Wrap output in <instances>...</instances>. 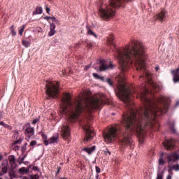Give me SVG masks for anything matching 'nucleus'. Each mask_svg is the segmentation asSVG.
Wrapping results in <instances>:
<instances>
[{"label": "nucleus", "instance_id": "1", "mask_svg": "<svg viewBox=\"0 0 179 179\" xmlns=\"http://www.w3.org/2000/svg\"><path fill=\"white\" fill-rule=\"evenodd\" d=\"M117 90V97L129 107L128 113L123 116L125 131L120 138V143L122 146H132V134H136L139 143L142 144L145 141V127L146 125L153 127L157 111L162 113H167L169 108L167 99L161 96L156 100L152 101L146 96L149 93L148 89L144 87L140 94L138 91L134 90V92L137 94L145 106L138 110L132 106V101L130 97L131 92L129 88L125 84H119Z\"/></svg>", "mask_w": 179, "mask_h": 179}, {"label": "nucleus", "instance_id": "2", "mask_svg": "<svg viewBox=\"0 0 179 179\" xmlns=\"http://www.w3.org/2000/svg\"><path fill=\"white\" fill-rule=\"evenodd\" d=\"M108 45H113L116 50L117 55L115 57L120 64L121 73L117 78L120 83L124 82L125 79L124 75L128 71L131 64H134L137 71H143L145 78L148 80H151L152 74L145 69V66H146V56L145 55L146 48L143 43L133 41L126 48L117 49L115 48V43H114V36H110L108 38Z\"/></svg>", "mask_w": 179, "mask_h": 179}, {"label": "nucleus", "instance_id": "3", "mask_svg": "<svg viewBox=\"0 0 179 179\" xmlns=\"http://www.w3.org/2000/svg\"><path fill=\"white\" fill-rule=\"evenodd\" d=\"M107 103H109L108 98L104 94L90 97L87 92L80 93L77 98L72 101V95L70 93H64L60 104L61 113L68 117L71 122H73V120H78L85 108H99L101 104Z\"/></svg>", "mask_w": 179, "mask_h": 179}, {"label": "nucleus", "instance_id": "4", "mask_svg": "<svg viewBox=\"0 0 179 179\" xmlns=\"http://www.w3.org/2000/svg\"><path fill=\"white\" fill-rule=\"evenodd\" d=\"M58 87H59L58 83L47 81L45 87V94L47 96H48V97L55 99V97L58 96Z\"/></svg>", "mask_w": 179, "mask_h": 179}, {"label": "nucleus", "instance_id": "5", "mask_svg": "<svg viewBox=\"0 0 179 179\" xmlns=\"http://www.w3.org/2000/svg\"><path fill=\"white\" fill-rule=\"evenodd\" d=\"M117 135H118L117 127H111L108 132L103 134V139L106 143H113L115 141Z\"/></svg>", "mask_w": 179, "mask_h": 179}, {"label": "nucleus", "instance_id": "6", "mask_svg": "<svg viewBox=\"0 0 179 179\" xmlns=\"http://www.w3.org/2000/svg\"><path fill=\"white\" fill-rule=\"evenodd\" d=\"M83 129L86 132L84 141L85 142H88V141H92V139H93V137L94 136V131H93L92 127H90V124H89L88 123H85L83 126Z\"/></svg>", "mask_w": 179, "mask_h": 179}, {"label": "nucleus", "instance_id": "7", "mask_svg": "<svg viewBox=\"0 0 179 179\" xmlns=\"http://www.w3.org/2000/svg\"><path fill=\"white\" fill-rule=\"evenodd\" d=\"M109 69H114V64H113V62L101 60L99 66L100 72H103V71H108Z\"/></svg>", "mask_w": 179, "mask_h": 179}, {"label": "nucleus", "instance_id": "8", "mask_svg": "<svg viewBox=\"0 0 179 179\" xmlns=\"http://www.w3.org/2000/svg\"><path fill=\"white\" fill-rule=\"evenodd\" d=\"M62 136L63 139L66 141L69 136H71V129H69V125L68 122H64L62 126L61 129Z\"/></svg>", "mask_w": 179, "mask_h": 179}, {"label": "nucleus", "instance_id": "9", "mask_svg": "<svg viewBox=\"0 0 179 179\" xmlns=\"http://www.w3.org/2000/svg\"><path fill=\"white\" fill-rule=\"evenodd\" d=\"M8 167H9V161L3 159L0 165V176H4L8 173Z\"/></svg>", "mask_w": 179, "mask_h": 179}, {"label": "nucleus", "instance_id": "10", "mask_svg": "<svg viewBox=\"0 0 179 179\" xmlns=\"http://www.w3.org/2000/svg\"><path fill=\"white\" fill-rule=\"evenodd\" d=\"M174 143H175L174 138H171L169 140H166L163 143V145L165 149H166V150H171V149L174 148Z\"/></svg>", "mask_w": 179, "mask_h": 179}, {"label": "nucleus", "instance_id": "11", "mask_svg": "<svg viewBox=\"0 0 179 179\" xmlns=\"http://www.w3.org/2000/svg\"><path fill=\"white\" fill-rule=\"evenodd\" d=\"M59 138V136L58 135V134H56L52 137H51L48 141L45 140L44 145H45V146H48V145L51 143H57Z\"/></svg>", "mask_w": 179, "mask_h": 179}, {"label": "nucleus", "instance_id": "12", "mask_svg": "<svg viewBox=\"0 0 179 179\" xmlns=\"http://www.w3.org/2000/svg\"><path fill=\"white\" fill-rule=\"evenodd\" d=\"M167 159L169 163H170V162H176V160H179V155L177 152L169 155L167 157Z\"/></svg>", "mask_w": 179, "mask_h": 179}, {"label": "nucleus", "instance_id": "13", "mask_svg": "<svg viewBox=\"0 0 179 179\" xmlns=\"http://www.w3.org/2000/svg\"><path fill=\"white\" fill-rule=\"evenodd\" d=\"M25 134H27V136H28V138H31V136L34 135V128L31 127H28L25 129Z\"/></svg>", "mask_w": 179, "mask_h": 179}, {"label": "nucleus", "instance_id": "14", "mask_svg": "<svg viewBox=\"0 0 179 179\" xmlns=\"http://www.w3.org/2000/svg\"><path fill=\"white\" fill-rule=\"evenodd\" d=\"M55 27L56 26L54 22L50 23V31L48 32L49 37H52V36L57 33V31H55Z\"/></svg>", "mask_w": 179, "mask_h": 179}, {"label": "nucleus", "instance_id": "15", "mask_svg": "<svg viewBox=\"0 0 179 179\" xmlns=\"http://www.w3.org/2000/svg\"><path fill=\"white\" fill-rule=\"evenodd\" d=\"M164 17H166V13H164V11H162L159 14L154 16V19L155 20L158 19L161 22H163V20L164 19Z\"/></svg>", "mask_w": 179, "mask_h": 179}, {"label": "nucleus", "instance_id": "16", "mask_svg": "<svg viewBox=\"0 0 179 179\" xmlns=\"http://www.w3.org/2000/svg\"><path fill=\"white\" fill-rule=\"evenodd\" d=\"M9 162L11 166V169H15V167H16V159L15 158V156L13 155L10 156Z\"/></svg>", "mask_w": 179, "mask_h": 179}, {"label": "nucleus", "instance_id": "17", "mask_svg": "<svg viewBox=\"0 0 179 179\" xmlns=\"http://www.w3.org/2000/svg\"><path fill=\"white\" fill-rule=\"evenodd\" d=\"M158 163L159 166H164V164H166V161L164 160V152H162L159 155Z\"/></svg>", "mask_w": 179, "mask_h": 179}, {"label": "nucleus", "instance_id": "18", "mask_svg": "<svg viewBox=\"0 0 179 179\" xmlns=\"http://www.w3.org/2000/svg\"><path fill=\"white\" fill-rule=\"evenodd\" d=\"M94 149H96V146L94 145L89 148H84V150H85V152H87V153H88V155H92V153H93V152H94Z\"/></svg>", "mask_w": 179, "mask_h": 179}, {"label": "nucleus", "instance_id": "19", "mask_svg": "<svg viewBox=\"0 0 179 179\" xmlns=\"http://www.w3.org/2000/svg\"><path fill=\"white\" fill-rule=\"evenodd\" d=\"M87 34H89V36H94V37L97 38V35L96 34H94V32H93V31H92V29L90 28V27H87Z\"/></svg>", "mask_w": 179, "mask_h": 179}, {"label": "nucleus", "instance_id": "20", "mask_svg": "<svg viewBox=\"0 0 179 179\" xmlns=\"http://www.w3.org/2000/svg\"><path fill=\"white\" fill-rule=\"evenodd\" d=\"M20 174H27L29 173V169H26L24 167H22L19 169Z\"/></svg>", "mask_w": 179, "mask_h": 179}, {"label": "nucleus", "instance_id": "21", "mask_svg": "<svg viewBox=\"0 0 179 179\" xmlns=\"http://www.w3.org/2000/svg\"><path fill=\"white\" fill-rule=\"evenodd\" d=\"M22 44L24 47H25L26 48H27V47H30V41H26V40H22Z\"/></svg>", "mask_w": 179, "mask_h": 179}, {"label": "nucleus", "instance_id": "22", "mask_svg": "<svg viewBox=\"0 0 179 179\" xmlns=\"http://www.w3.org/2000/svg\"><path fill=\"white\" fill-rule=\"evenodd\" d=\"M34 13V15H41V13H43V8H36V10Z\"/></svg>", "mask_w": 179, "mask_h": 179}, {"label": "nucleus", "instance_id": "23", "mask_svg": "<svg viewBox=\"0 0 179 179\" xmlns=\"http://www.w3.org/2000/svg\"><path fill=\"white\" fill-rule=\"evenodd\" d=\"M92 75H93L94 78H95V79H100L101 80H103L104 79V77H101L96 73H93Z\"/></svg>", "mask_w": 179, "mask_h": 179}, {"label": "nucleus", "instance_id": "24", "mask_svg": "<svg viewBox=\"0 0 179 179\" xmlns=\"http://www.w3.org/2000/svg\"><path fill=\"white\" fill-rule=\"evenodd\" d=\"M26 28V25H22L21 27V28L19 30V34L20 36H22L23 35V31H24V29Z\"/></svg>", "mask_w": 179, "mask_h": 179}, {"label": "nucleus", "instance_id": "25", "mask_svg": "<svg viewBox=\"0 0 179 179\" xmlns=\"http://www.w3.org/2000/svg\"><path fill=\"white\" fill-rule=\"evenodd\" d=\"M172 170L175 171H179V164H174L171 166Z\"/></svg>", "mask_w": 179, "mask_h": 179}, {"label": "nucleus", "instance_id": "26", "mask_svg": "<svg viewBox=\"0 0 179 179\" xmlns=\"http://www.w3.org/2000/svg\"><path fill=\"white\" fill-rule=\"evenodd\" d=\"M173 80L174 83H177V82H179V74H177L176 76H173Z\"/></svg>", "mask_w": 179, "mask_h": 179}, {"label": "nucleus", "instance_id": "27", "mask_svg": "<svg viewBox=\"0 0 179 179\" xmlns=\"http://www.w3.org/2000/svg\"><path fill=\"white\" fill-rule=\"evenodd\" d=\"M156 179H163V172L158 171Z\"/></svg>", "mask_w": 179, "mask_h": 179}, {"label": "nucleus", "instance_id": "28", "mask_svg": "<svg viewBox=\"0 0 179 179\" xmlns=\"http://www.w3.org/2000/svg\"><path fill=\"white\" fill-rule=\"evenodd\" d=\"M14 27H14L13 25H12V26L10 27L11 34H12V36H16V31H15Z\"/></svg>", "mask_w": 179, "mask_h": 179}, {"label": "nucleus", "instance_id": "29", "mask_svg": "<svg viewBox=\"0 0 179 179\" xmlns=\"http://www.w3.org/2000/svg\"><path fill=\"white\" fill-rule=\"evenodd\" d=\"M170 129L173 132V134H176L177 131L176 130V128H174V124L170 125Z\"/></svg>", "mask_w": 179, "mask_h": 179}, {"label": "nucleus", "instance_id": "30", "mask_svg": "<svg viewBox=\"0 0 179 179\" xmlns=\"http://www.w3.org/2000/svg\"><path fill=\"white\" fill-rule=\"evenodd\" d=\"M172 73H173V76L178 75L179 73V68L176 70L172 71Z\"/></svg>", "mask_w": 179, "mask_h": 179}, {"label": "nucleus", "instance_id": "31", "mask_svg": "<svg viewBox=\"0 0 179 179\" xmlns=\"http://www.w3.org/2000/svg\"><path fill=\"white\" fill-rule=\"evenodd\" d=\"M4 128H6L7 129H9L10 131H11V129H13L12 126H10L9 124H6L4 125Z\"/></svg>", "mask_w": 179, "mask_h": 179}, {"label": "nucleus", "instance_id": "32", "mask_svg": "<svg viewBox=\"0 0 179 179\" xmlns=\"http://www.w3.org/2000/svg\"><path fill=\"white\" fill-rule=\"evenodd\" d=\"M35 145H37L36 141H31L30 143V146H35Z\"/></svg>", "mask_w": 179, "mask_h": 179}, {"label": "nucleus", "instance_id": "33", "mask_svg": "<svg viewBox=\"0 0 179 179\" xmlns=\"http://www.w3.org/2000/svg\"><path fill=\"white\" fill-rule=\"evenodd\" d=\"M23 141V139H22V138H20L18 140H17L15 142V144H19V143H22V141Z\"/></svg>", "mask_w": 179, "mask_h": 179}, {"label": "nucleus", "instance_id": "34", "mask_svg": "<svg viewBox=\"0 0 179 179\" xmlns=\"http://www.w3.org/2000/svg\"><path fill=\"white\" fill-rule=\"evenodd\" d=\"M106 82H107V83H108L109 86H112L113 85V83L111 82L110 79H107Z\"/></svg>", "mask_w": 179, "mask_h": 179}, {"label": "nucleus", "instance_id": "35", "mask_svg": "<svg viewBox=\"0 0 179 179\" xmlns=\"http://www.w3.org/2000/svg\"><path fill=\"white\" fill-rule=\"evenodd\" d=\"M37 122H38V119H35L32 121L33 125H36V124H37Z\"/></svg>", "mask_w": 179, "mask_h": 179}, {"label": "nucleus", "instance_id": "36", "mask_svg": "<svg viewBox=\"0 0 179 179\" xmlns=\"http://www.w3.org/2000/svg\"><path fill=\"white\" fill-rule=\"evenodd\" d=\"M104 153H105V155H111V152H110L108 150H104Z\"/></svg>", "mask_w": 179, "mask_h": 179}, {"label": "nucleus", "instance_id": "37", "mask_svg": "<svg viewBox=\"0 0 179 179\" xmlns=\"http://www.w3.org/2000/svg\"><path fill=\"white\" fill-rule=\"evenodd\" d=\"M40 178V176L38 174H36L32 176V179H38Z\"/></svg>", "mask_w": 179, "mask_h": 179}, {"label": "nucleus", "instance_id": "38", "mask_svg": "<svg viewBox=\"0 0 179 179\" xmlns=\"http://www.w3.org/2000/svg\"><path fill=\"white\" fill-rule=\"evenodd\" d=\"M101 170L100 168H99V166H96V173H97V174H99V173H100Z\"/></svg>", "mask_w": 179, "mask_h": 179}, {"label": "nucleus", "instance_id": "39", "mask_svg": "<svg viewBox=\"0 0 179 179\" xmlns=\"http://www.w3.org/2000/svg\"><path fill=\"white\" fill-rule=\"evenodd\" d=\"M42 137L43 139V142H44V141H47V136L45 134H42Z\"/></svg>", "mask_w": 179, "mask_h": 179}, {"label": "nucleus", "instance_id": "40", "mask_svg": "<svg viewBox=\"0 0 179 179\" xmlns=\"http://www.w3.org/2000/svg\"><path fill=\"white\" fill-rule=\"evenodd\" d=\"M13 135H14L15 138H19V133L18 132H15Z\"/></svg>", "mask_w": 179, "mask_h": 179}, {"label": "nucleus", "instance_id": "41", "mask_svg": "<svg viewBox=\"0 0 179 179\" xmlns=\"http://www.w3.org/2000/svg\"><path fill=\"white\" fill-rule=\"evenodd\" d=\"M38 33H43V29H41V27H38Z\"/></svg>", "mask_w": 179, "mask_h": 179}, {"label": "nucleus", "instance_id": "42", "mask_svg": "<svg viewBox=\"0 0 179 179\" xmlns=\"http://www.w3.org/2000/svg\"><path fill=\"white\" fill-rule=\"evenodd\" d=\"M33 170H34V171H38V167H37V166H34V167H33Z\"/></svg>", "mask_w": 179, "mask_h": 179}, {"label": "nucleus", "instance_id": "43", "mask_svg": "<svg viewBox=\"0 0 179 179\" xmlns=\"http://www.w3.org/2000/svg\"><path fill=\"white\" fill-rule=\"evenodd\" d=\"M6 124H5V122H0V125H2V127H5Z\"/></svg>", "mask_w": 179, "mask_h": 179}, {"label": "nucleus", "instance_id": "44", "mask_svg": "<svg viewBox=\"0 0 179 179\" xmlns=\"http://www.w3.org/2000/svg\"><path fill=\"white\" fill-rule=\"evenodd\" d=\"M45 9H46L47 13H50V8L46 7Z\"/></svg>", "mask_w": 179, "mask_h": 179}, {"label": "nucleus", "instance_id": "45", "mask_svg": "<svg viewBox=\"0 0 179 179\" xmlns=\"http://www.w3.org/2000/svg\"><path fill=\"white\" fill-rule=\"evenodd\" d=\"M44 19L45 20H50V19H51V17H44Z\"/></svg>", "mask_w": 179, "mask_h": 179}, {"label": "nucleus", "instance_id": "46", "mask_svg": "<svg viewBox=\"0 0 179 179\" xmlns=\"http://www.w3.org/2000/svg\"><path fill=\"white\" fill-rule=\"evenodd\" d=\"M50 19L52 20V22H54L55 20H57V18H55V17H50Z\"/></svg>", "mask_w": 179, "mask_h": 179}, {"label": "nucleus", "instance_id": "47", "mask_svg": "<svg viewBox=\"0 0 179 179\" xmlns=\"http://www.w3.org/2000/svg\"><path fill=\"white\" fill-rule=\"evenodd\" d=\"M54 23L58 24V23H59V21H58V20H55L54 21Z\"/></svg>", "mask_w": 179, "mask_h": 179}, {"label": "nucleus", "instance_id": "48", "mask_svg": "<svg viewBox=\"0 0 179 179\" xmlns=\"http://www.w3.org/2000/svg\"><path fill=\"white\" fill-rule=\"evenodd\" d=\"M2 159H3V155H0V162H1V160H2Z\"/></svg>", "mask_w": 179, "mask_h": 179}, {"label": "nucleus", "instance_id": "49", "mask_svg": "<svg viewBox=\"0 0 179 179\" xmlns=\"http://www.w3.org/2000/svg\"><path fill=\"white\" fill-rule=\"evenodd\" d=\"M24 161V157L21 158V160H20L21 163H23Z\"/></svg>", "mask_w": 179, "mask_h": 179}, {"label": "nucleus", "instance_id": "50", "mask_svg": "<svg viewBox=\"0 0 179 179\" xmlns=\"http://www.w3.org/2000/svg\"><path fill=\"white\" fill-rule=\"evenodd\" d=\"M166 179H171V176L170 175H168Z\"/></svg>", "mask_w": 179, "mask_h": 179}, {"label": "nucleus", "instance_id": "51", "mask_svg": "<svg viewBox=\"0 0 179 179\" xmlns=\"http://www.w3.org/2000/svg\"><path fill=\"white\" fill-rule=\"evenodd\" d=\"M152 87H155L156 89V87H157V86L156 85L153 84Z\"/></svg>", "mask_w": 179, "mask_h": 179}, {"label": "nucleus", "instance_id": "52", "mask_svg": "<svg viewBox=\"0 0 179 179\" xmlns=\"http://www.w3.org/2000/svg\"><path fill=\"white\" fill-rule=\"evenodd\" d=\"M156 71H159V66L155 67Z\"/></svg>", "mask_w": 179, "mask_h": 179}, {"label": "nucleus", "instance_id": "53", "mask_svg": "<svg viewBox=\"0 0 179 179\" xmlns=\"http://www.w3.org/2000/svg\"><path fill=\"white\" fill-rule=\"evenodd\" d=\"M9 176H10V177H12L13 176L12 173L9 172Z\"/></svg>", "mask_w": 179, "mask_h": 179}, {"label": "nucleus", "instance_id": "54", "mask_svg": "<svg viewBox=\"0 0 179 179\" xmlns=\"http://www.w3.org/2000/svg\"><path fill=\"white\" fill-rule=\"evenodd\" d=\"M19 150V147L17 146V148H15V150Z\"/></svg>", "mask_w": 179, "mask_h": 179}, {"label": "nucleus", "instance_id": "55", "mask_svg": "<svg viewBox=\"0 0 179 179\" xmlns=\"http://www.w3.org/2000/svg\"><path fill=\"white\" fill-rule=\"evenodd\" d=\"M58 173H59V169L57 171V174H58Z\"/></svg>", "mask_w": 179, "mask_h": 179}, {"label": "nucleus", "instance_id": "56", "mask_svg": "<svg viewBox=\"0 0 179 179\" xmlns=\"http://www.w3.org/2000/svg\"><path fill=\"white\" fill-rule=\"evenodd\" d=\"M179 105V101L178 102H177V106H178Z\"/></svg>", "mask_w": 179, "mask_h": 179}, {"label": "nucleus", "instance_id": "57", "mask_svg": "<svg viewBox=\"0 0 179 179\" xmlns=\"http://www.w3.org/2000/svg\"><path fill=\"white\" fill-rule=\"evenodd\" d=\"M24 179H29L27 177H25Z\"/></svg>", "mask_w": 179, "mask_h": 179}, {"label": "nucleus", "instance_id": "58", "mask_svg": "<svg viewBox=\"0 0 179 179\" xmlns=\"http://www.w3.org/2000/svg\"><path fill=\"white\" fill-rule=\"evenodd\" d=\"M85 68H86V69H87V68H89V66H86Z\"/></svg>", "mask_w": 179, "mask_h": 179}, {"label": "nucleus", "instance_id": "59", "mask_svg": "<svg viewBox=\"0 0 179 179\" xmlns=\"http://www.w3.org/2000/svg\"><path fill=\"white\" fill-rule=\"evenodd\" d=\"M0 115H2V113L0 112Z\"/></svg>", "mask_w": 179, "mask_h": 179}, {"label": "nucleus", "instance_id": "60", "mask_svg": "<svg viewBox=\"0 0 179 179\" xmlns=\"http://www.w3.org/2000/svg\"><path fill=\"white\" fill-rule=\"evenodd\" d=\"M0 179H3V178H0Z\"/></svg>", "mask_w": 179, "mask_h": 179}, {"label": "nucleus", "instance_id": "61", "mask_svg": "<svg viewBox=\"0 0 179 179\" xmlns=\"http://www.w3.org/2000/svg\"><path fill=\"white\" fill-rule=\"evenodd\" d=\"M96 179H100V178H96Z\"/></svg>", "mask_w": 179, "mask_h": 179}]
</instances>
